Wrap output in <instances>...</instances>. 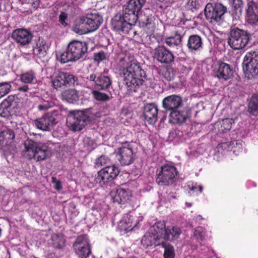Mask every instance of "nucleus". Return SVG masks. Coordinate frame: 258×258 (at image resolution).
<instances>
[{
    "label": "nucleus",
    "instance_id": "f257e3e1",
    "mask_svg": "<svg viewBox=\"0 0 258 258\" xmlns=\"http://www.w3.org/2000/svg\"><path fill=\"white\" fill-rule=\"evenodd\" d=\"M120 71L128 92L131 93L137 92L146 76L140 64L137 60H131L120 69Z\"/></svg>",
    "mask_w": 258,
    "mask_h": 258
},
{
    "label": "nucleus",
    "instance_id": "f03ea898",
    "mask_svg": "<svg viewBox=\"0 0 258 258\" xmlns=\"http://www.w3.org/2000/svg\"><path fill=\"white\" fill-rule=\"evenodd\" d=\"M88 49L86 42L73 40L68 44L65 51L56 54V59L61 63L76 61L85 55Z\"/></svg>",
    "mask_w": 258,
    "mask_h": 258
},
{
    "label": "nucleus",
    "instance_id": "7ed1b4c3",
    "mask_svg": "<svg viewBox=\"0 0 258 258\" xmlns=\"http://www.w3.org/2000/svg\"><path fill=\"white\" fill-rule=\"evenodd\" d=\"M23 103L18 94L10 95L0 103V117L10 120L21 115Z\"/></svg>",
    "mask_w": 258,
    "mask_h": 258
},
{
    "label": "nucleus",
    "instance_id": "20e7f679",
    "mask_svg": "<svg viewBox=\"0 0 258 258\" xmlns=\"http://www.w3.org/2000/svg\"><path fill=\"white\" fill-rule=\"evenodd\" d=\"M128 18H125V14L115 15L111 20V26L114 31L121 34H128L134 37L137 35V31L135 29V24Z\"/></svg>",
    "mask_w": 258,
    "mask_h": 258
},
{
    "label": "nucleus",
    "instance_id": "39448f33",
    "mask_svg": "<svg viewBox=\"0 0 258 258\" xmlns=\"http://www.w3.org/2000/svg\"><path fill=\"white\" fill-rule=\"evenodd\" d=\"M250 37L247 31L237 27L231 28L228 38V44L233 49H241L248 44Z\"/></svg>",
    "mask_w": 258,
    "mask_h": 258
},
{
    "label": "nucleus",
    "instance_id": "423d86ee",
    "mask_svg": "<svg viewBox=\"0 0 258 258\" xmlns=\"http://www.w3.org/2000/svg\"><path fill=\"white\" fill-rule=\"evenodd\" d=\"M178 173L176 168L172 164H166L161 166L156 174V182L162 186L173 184L176 180Z\"/></svg>",
    "mask_w": 258,
    "mask_h": 258
},
{
    "label": "nucleus",
    "instance_id": "0eeeda50",
    "mask_svg": "<svg viewBox=\"0 0 258 258\" xmlns=\"http://www.w3.org/2000/svg\"><path fill=\"white\" fill-rule=\"evenodd\" d=\"M90 121L89 117L83 111L77 110L67 117L66 124L73 132L82 130Z\"/></svg>",
    "mask_w": 258,
    "mask_h": 258
},
{
    "label": "nucleus",
    "instance_id": "6e6552de",
    "mask_svg": "<svg viewBox=\"0 0 258 258\" xmlns=\"http://www.w3.org/2000/svg\"><path fill=\"white\" fill-rule=\"evenodd\" d=\"M227 12V7L221 3L214 5L208 3L204 9L206 19L210 23L221 22L224 20V15Z\"/></svg>",
    "mask_w": 258,
    "mask_h": 258
},
{
    "label": "nucleus",
    "instance_id": "1a4fd4ad",
    "mask_svg": "<svg viewBox=\"0 0 258 258\" xmlns=\"http://www.w3.org/2000/svg\"><path fill=\"white\" fill-rule=\"evenodd\" d=\"M51 81L53 87L56 90L78 84L77 77L70 73L61 71L55 73L52 77Z\"/></svg>",
    "mask_w": 258,
    "mask_h": 258
},
{
    "label": "nucleus",
    "instance_id": "9d476101",
    "mask_svg": "<svg viewBox=\"0 0 258 258\" xmlns=\"http://www.w3.org/2000/svg\"><path fill=\"white\" fill-rule=\"evenodd\" d=\"M243 70L245 76L251 79L258 75V52L250 51L246 53L243 60Z\"/></svg>",
    "mask_w": 258,
    "mask_h": 258
},
{
    "label": "nucleus",
    "instance_id": "9b49d317",
    "mask_svg": "<svg viewBox=\"0 0 258 258\" xmlns=\"http://www.w3.org/2000/svg\"><path fill=\"white\" fill-rule=\"evenodd\" d=\"M73 247L79 258H87L91 253L90 240L86 234L78 236L73 244Z\"/></svg>",
    "mask_w": 258,
    "mask_h": 258
},
{
    "label": "nucleus",
    "instance_id": "f8f14e48",
    "mask_svg": "<svg viewBox=\"0 0 258 258\" xmlns=\"http://www.w3.org/2000/svg\"><path fill=\"white\" fill-rule=\"evenodd\" d=\"M116 157L122 166H128L135 161L136 154L134 153L132 146L125 143L118 149Z\"/></svg>",
    "mask_w": 258,
    "mask_h": 258
},
{
    "label": "nucleus",
    "instance_id": "ddd939ff",
    "mask_svg": "<svg viewBox=\"0 0 258 258\" xmlns=\"http://www.w3.org/2000/svg\"><path fill=\"white\" fill-rule=\"evenodd\" d=\"M190 116L189 109L183 106L178 109L170 112L169 122L173 124L181 125L185 123Z\"/></svg>",
    "mask_w": 258,
    "mask_h": 258
},
{
    "label": "nucleus",
    "instance_id": "4468645a",
    "mask_svg": "<svg viewBox=\"0 0 258 258\" xmlns=\"http://www.w3.org/2000/svg\"><path fill=\"white\" fill-rule=\"evenodd\" d=\"M154 57L159 62L170 64L174 60L173 53L164 45H159L154 50Z\"/></svg>",
    "mask_w": 258,
    "mask_h": 258
},
{
    "label": "nucleus",
    "instance_id": "2eb2a0df",
    "mask_svg": "<svg viewBox=\"0 0 258 258\" xmlns=\"http://www.w3.org/2000/svg\"><path fill=\"white\" fill-rule=\"evenodd\" d=\"M162 107L166 111L178 109L184 105L182 97L179 95H170L165 97L162 102Z\"/></svg>",
    "mask_w": 258,
    "mask_h": 258
},
{
    "label": "nucleus",
    "instance_id": "dca6fc26",
    "mask_svg": "<svg viewBox=\"0 0 258 258\" xmlns=\"http://www.w3.org/2000/svg\"><path fill=\"white\" fill-rule=\"evenodd\" d=\"M143 6L141 0H130L126 8L123 13L125 14V18H128L133 22H136L138 20L139 12Z\"/></svg>",
    "mask_w": 258,
    "mask_h": 258
},
{
    "label": "nucleus",
    "instance_id": "f3484780",
    "mask_svg": "<svg viewBox=\"0 0 258 258\" xmlns=\"http://www.w3.org/2000/svg\"><path fill=\"white\" fill-rule=\"evenodd\" d=\"M214 72L215 76L219 79L228 80L232 77L233 70L229 64L218 61L215 66Z\"/></svg>",
    "mask_w": 258,
    "mask_h": 258
},
{
    "label": "nucleus",
    "instance_id": "a211bd4d",
    "mask_svg": "<svg viewBox=\"0 0 258 258\" xmlns=\"http://www.w3.org/2000/svg\"><path fill=\"white\" fill-rule=\"evenodd\" d=\"M36 127L42 131H49L51 127L56 123V118L51 113H47L41 117L34 120Z\"/></svg>",
    "mask_w": 258,
    "mask_h": 258
},
{
    "label": "nucleus",
    "instance_id": "6ab92c4d",
    "mask_svg": "<svg viewBox=\"0 0 258 258\" xmlns=\"http://www.w3.org/2000/svg\"><path fill=\"white\" fill-rule=\"evenodd\" d=\"M113 203L118 204H125L128 202L132 198L131 191L128 189L118 188L110 192Z\"/></svg>",
    "mask_w": 258,
    "mask_h": 258
},
{
    "label": "nucleus",
    "instance_id": "aec40b11",
    "mask_svg": "<svg viewBox=\"0 0 258 258\" xmlns=\"http://www.w3.org/2000/svg\"><path fill=\"white\" fill-rule=\"evenodd\" d=\"M12 38L20 45H25L30 43L33 38L32 34L24 29L15 30L12 34Z\"/></svg>",
    "mask_w": 258,
    "mask_h": 258
},
{
    "label": "nucleus",
    "instance_id": "412c9836",
    "mask_svg": "<svg viewBox=\"0 0 258 258\" xmlns=\"http://www.w3.org/2000/svg\"><path fill=\"white\" fill-rule=\"evenodd\" d=\"M158 109L155 103H148L145 105L143 115L149 124H154L158 120Z\"/></svg>",
    "mask_w": 258,
    "mask_h": 258
},
{
    "label": "nucleus",
    "instance_id": "4be33fe9",
    "mask_svg": "<svg viewBox=\"0 0 258 258\" xmlns=\"http://www.w3.org/2000/svg\"><path fill=\"white\" fill-rule=\"evenodd\" d=\"M24 145L25 148L23 151V156L28 160L33 159L35 158V153L38 149L40 144L28 139L24 142Z\"/></svg>",
    "mask_w": 258,
    "mask_h": 258
},
{
    "label": "nucleus",
    "instance_id": "5701e85b",
    "mask_svg": "<svg viewBox=\"0 0 258 258\" xmlns=\"http://www.w3.org/2000/svg\"><path fill=\"white\" fill-rule=\"evenodd\" d=\"M162 242V239H159L158 236H156L150 230L144 234L141 240V244L145 248L152 246H160Z\"/></svg>",
    "mask_w": 258,
    "mask_h": 258
},
{
    "label": "nucleus",
    "instance_id": "b1692460",
    "mask_svg": "<svg viewBox=\"0 0 258 258\" xmlns=\"http://www.w3.org/2000/svg\"><path fill=\"white\" fill-rule=\"evenodd\" d=\"M203 40L198 34H192L188 37L186 46L190 52L200 51L203 47Z\"/></svg>",
    "mask_w": 258,
    "mask_h": 258
},
{
    "label": "nucleus",
    "instance_id": "393cba45",
    "mask_svg": "<svg viewBox=\"0 0 258 258\" xmlns=\"http://www.w3.org/2000/svg\"><path fill=\"white\" fill-rule=\"evenodd\" d=\"M80 91L75 89L69 88L62 91L60 98L69 103L74 104L79 100Z\"/></svg>",
    "mask_w": 258,
    "mask_h": 258
},
{
    "label": "nucleus",
    "instance_id": "a878e982",
    "mask_svg": "<svg viewBox=\"0 0 258 258\" xmlns=\"http://www.w3.org/2000/svg\"><path fill=\"white\" fill-rule=\"evenodd\" d=\"M84 17L90 32L97 30L102 23V18L98 14H88Z\"/></svg>",
    "mask_w": 258,
    "mask_h": 258
},
{
    "label": "nucleus",
    "instance_id": "bb28decb",
    "mask_svg": "<svg viewBox=\"0 0 258 258\" xmlns=\"http://www.w3.org/2000/svg\"><path fill=\"white\" fill-rule=\"evenodd\" d=\"M181 233V229L177 226L168 227L163 236L164 241H173L177 239Z\"/></svg>",
    "mask_w": 258,
    "mask_h": 258
},
{
    "label": "nucleus",
    "instance_id": "cd10ccee",
    "mask_svg": "<svg viewBox=\"0 0 258 258\" xmlns=\"http://www.w3.org/2000/svg\"><path fill=\"white\" fill-rule=\"evenodd\" d=\"M166 230V224L164 221L156 222L150 229V231L156 236H158L159 239H161L162 241L164 240L163 236Z\"/></svg>",
    "mask_w": 258,
    "mask_h": 258
},
{
    "label": "nucleus",
    "instance_id": "c85d7f7f",
    "mask_svg": "<svg viewBox=\"0 0 258 258\" xmlns=\"http://www.w3.org/2000/svg\"><path fill=\"white\" fill-rule=\"evenodd\" d=\"M182 37L181 31L179 29L176 30L172 35L165 39V43L170 47L178 46L181 43Z\"/></svg>",
    "mask_w": 258,
    "mask_h": 258
},
{
    "label": "nucleus",
    "instance_id": "c756f323",
    "mask_svg": "<svg viewBox=\"0 0 258 258\" xmlns=\"http://www.w3.org/2000/svg\"><path fill=\"white\" fill-rule=\"evenodd\" d=\"M84 17H81L79 20L76 21L73 28V31L80 35L90 32Z\"/></svg>",
    "mask_w": 258,
    "mask_h": 258
},
{
    "label": "nucleus",
    "instance_id": "7c9ffc66",
    "mask_svg": "<svg viewBox=\"0 0 258 258\" xmlns=\"http://www.w3.org/2000/svg\"><path fill=\"white\" fill-rule=\"evenodd\" d=\"M15 138L14 131L11 128H5L0 131V147L7 144L9 141Z\"/></svg>",
    "mask_w": 258,
    "mask_h": 258
},
{
    "label": "nucleus",
    "instance_id": "2f4dec72",
    "mask_svg": "<svg viewBox=\"0 0 258 258\" xmlns=\"http://www.w3.org/2000/svg\"><path fill=\"white\" fill-rule=\"evenodd\" d=\"M47 49L48 47L45 42L39 39L33 48V53L39 58H43L47 54Z\"/></svg>",
    "mask_w": 258,
    "mask_h": 258
},
{
    "label": "nucleus",
    "instance_id": "473e14b6",
    "mask_svg": "<svg viewBox=\"0 0 258 258\" xmlns=\"http://www.w3.org/2000/svg\"><path fill=\"white\" fill-rule=\"evenodd\" d=\"M97 82L98 85L96 89L98 90H108L112 84L110 78L102 74H99Z\"/></svg>",
    "mask_w": 258,
    "mask_h": 258
},
{
    "label": "nucleus",
    "instance_id": "72a5a7b5",
    "mask_svg": "<svg viewBox=\"0 0 258 258\" xmlns=\"http://www.w3.org/2000/svg\"><path fill=\"white\" fill-rule=\"evenodd\" d=\"M248 110L251 115L258 116V93L253 94L250 97L248 104Z\"/></svg>",
    "mask_w": 258,
    "mask_h": 258
},
{
    "label": "nucleus",
    "instance_id": "f704fd0d",
    "mask_svg": "<svg viewBox=\"0 0 258 258\" xmlns=\"http://www.w3.org/2000/svg\"><path fill=\"white\" fill-rule=\"evenodd\" d=\"M51 244L53 247L61 249L65 244L66 240L62 234H53L51 236Z\"/></svg>",
    "mask_w": 258,
    "mask_h": 258
},
{
    "label": "nucleus",
    "instance_id": "c9c22d12",
    "mask_svg": "<svg viewBox=\"0 0 258 258\" xmlns=\"http://www.w3.org/2000/svg\"><path fill=\"white\" fill-rule=\"evenodd\" d=\"M97 176L96 178V181L101 185H105L107 184L109 182L112 181L113 175H108L106 170L104 168L100 170L97 174Z\"/></svg>",
    "mask_w": 258,
    "mask_h": 258
},
{
    "label": "nucleus",
    "instance_id": "e433bc0d",
    "mask_svg": "<svg viewBox=\"0 0 258 258\" xmlns=\"http://www.w3.org/2000/svg\"><path fill=\"white\" fill-rule=\"evenodd\" d=\"M164 248L163 257L164 258H174L175 252L174 246L168 242L162 241L161 245Z\"/></svg>",
    "mask_w": 258,
    "mask_h": 258
},
{
    "label": "nucleus",
    "instance_id": "4c0bfd02",
    "mask_svg": "<svg viewBox=\"0 0 258 258\" xmlns=\"http://www.w3.org/2000/svg\"><path fill=\"white\" fill-rule=\"evenodd\" d=\"M20 80L25 84L33 83L36 81L35 73L33 70L26 72L20 75Z\"/></svg>",
    "mask_w": 258,
    "mask_h": 258
},
{
    "label": "nucleus",
    "instance_id": "58836bf2",
    "mask_svg": "<svg viewBox=\"0 0 258 258\" xmlns=\"http://www.w3.org/2000/svg\"><path fill=\"white\" fill-rule=\"evenodd\" d=\"M140 25L145 29H147L148 33H152L154 32L155 29V25L154 22L153 17L148 16L145 20H142L140 22Z\"/></svg>",
    "mask_w": 258,
    "mask_h": 258
},
{
    "label": "nucleus",
    "instance_id": "ea45409f",
    "mask_svg": "<svg viewBox=\"0 0 258 258\" xmlns=\"http://www.w3.org/2000/svg\"><path fill=\"white\" fill-rule=\"evenodd\" d=\"M243 3L242 0H233V10L231 13L233 18L236 19L241 14Z\"/></svg>",
    "mask_w": 258,
    "mask_h": 258
},
{
    "label": "nucleus",
    "instance_id": "a19ab883",
    "mask_svg": "<svg viewBox=\"0 0 258 258\" xmlns=\"http://www.w3.org/2000/svg\"><path fill=\"white\" fill-rule=\"evenodd\" d=\"M35 154V158H33V159L35 160L37 162L43 161L49 157V152L47 149L40 145Z\"/></svg>",
    "mask_w": 258,
    "mask_h": 258
},
{
    "label": "nucleus",
    "instance_id": "79ce46f5",
    "mask_svg": "<svg viewBox=\"0 0 258 258\" xmlns=\"http://www.w3.org/2000/svg\"><path fill=\"white\" fill-rule=\"evenodd\" d=\"M99 73L97 72H92L90 73L86 78V84L87 87L90 85L94 86L95 89H97L98 85V80L99 79Z\"/></svg>",
    "mask_w": 258,
    "mask_h": 258
},
{
    "label": "nucleus",
    "instance_id": "37998d69",
    "mask_svg": "<svg viewBox=\"0 0 258 258\" xmlns=\"http://www.w3.org/2000/svg\"><path fill=\"white\" fill-rule=\"evenodd\" d=\"M246 21L251 25H258V13H253L252 9H249L248 13H247Z\"/></svg>",
    "mask_w": 258,
    "mask_h": 258
},
{
    "label": "nucleus",
    "instance_id": "c03bdc74",
    "mask_svg": "<svg viewBox=\"0 0 258 258\" xmlns=\"http://www.w3.org/2000/svg\"><path fill=\"white\" fill-rule=\"evenodd\" d=\"M110 160L109 158L105 155H101L95 160V167H101L102 166H109Z\"/></svg>",
    "mask_w": 258,
    "mask_h": 258
},
{
    "label": "nucleus",
    "instance_id": "a18cd8bd",
    "mask_svg": "<svg viewBox=\"0 0 258 258\" xmlns=\"http://www.w3.org/2000/svg\"><path fill=\"white\" fill-rule=\"evenodd\" d=\"M234 123V120L232 118H225L222 119L220 130L223 132H227L230 131L232 127V124Z\"/></svg>",
    "mask_w": 258,
    "mask_h": 258
},
{
    "label": "nucleus",
    "instance_id": "49530a36",
    "mask_svg": "<svg viewBox=\"0 0 258 258\" xmlns=\"http://www.w3.org/2000/svg\"><path fill=\"white\" fill-rule=\"evenodd\" d=\"M11 88L10 82L0 83V99L8 94L11 91Z\"/></svg>",
    "mask_w": 258,
    "mask_h": 258
},
{
    "label": "nucleus",
    "instance_id": "de8ad7c7",
    "mask_svg": "<svg viewBox=\"0 0 258 258\" xmlns=\"http://www.w3.org/2000/svg\"><path fill=\"white\" fill-rule=\"evenodd\" d=\"M103 168L104 170H106L107 172L108 175H113L112 176L113 180L117 177L120 172L119 168L117 166H115L114 165L112 166H107Z\"/></svg>",
    "mask_w": 258,
    "mask_h": 258
},
{
    "label": "nucleus",
    "instance_id": "09e8293b",
    "mask_svg": "<svg viewBox=\"0 0 258 258\" xmlns=\"http://www.w3.org/2000/svg\"><path fill=\"white\" fill-rule=\"evenodd\" d=\"M92 94L94 98L98 101H105L108 100L109 99L107 94L100 92L97 89L92 90Z\"/></svg>",
    "mask_w": 258,
    "mask_h": 258
},
{
    "label": "nucleus",
    "instance_id": "8fccbe9b",
    "mask_svg": "<svg viewBox=\"0 0 258 258\" xmlns=\"http://www.w3.org/2000/svg\"><path fill=\"white\" fill-rule=\"evenodd\" d=\"M163 78L167 81L173 80L175 77V73L172 68H166L162 72Z\"/></svg>",
    "mask_w": 258,
    "mask_h": 258
},
{
    "label": "nucleus",
    "instance_id": "3c124183",
    "mask_svg": "<svg viewBox=\"0 0 258 258\" xmlns=\"http://www.w3.org/2000/svg\"><path fill=\"white\" fill-rule=\"evenodd\" d=\"M119 226L121 230L125 231L126 232L131 231L133 229V228H132V223L131 222L130 219H128V220H124L121 222L120 223Z\"/></svg>",
    "mask_w": 258,
    "mask_h": 258
},
{
    "label": "nucleus",
    "instance_id": "603ef678",
    "mask_svg": "<svg viewBox=\"0 0 258 258\" xmlns=\"http://www.w3.org/2000/svg\"><path fill=\"white\" fill-rule=\"evenodd\" d=\"M199 7V3L197 0H188L186 4L187 9L192 12L198 10Z\"/></svg>",
    "mask_w": 258,
    "mask_h": 258
},
{
    "label": "nucleus",
    "instance_id": "864d4df0",
    "mask_svg": "<svg viewBox=\"0 0 258 258\" xmlns=\"http://www.w3.org/2000/svg\"><path fill=\"white\" fill-rule=\"evenodd\" d=\"M194 236L199 241H202L205 238V233L201 227H199L195 230Z\"/></svg>",
    "mask_w": 258,
    "mask_h": 258
},
{
    "label": "nucleus",
    "instance_id": "5fc2aeb1",
    "mask_svg": "<svg viewBox=\"0 0 258 258\" xmlns=\"http://www.w3.org/2000/svg\"><path fill=\"white\" fill-rule=\"evenodd\" d=\"M247 9L246 13H248L249 9H252L253 13H258V3L253 2V1H250L247 3Z\"/></svg>",
    "mask_w": 258,
    "mask_h": 258
},
{
    "label": "nucleus",
    "instance_id": "6e6d98bb",
    "mask_svg": "<svg viewBox=\"0 0 258 258\" xmlns=\"http://www.w3.org/2000/svg\"><path fill=\"white\" fill-rule=\"evenodd\" d=\"M68 18V14L64 12H61L59 16V22L62 26L66 27L68 25V23L66 22V20Z\"/></svg>",
    "mask_w": 258,
    "mask_h": 258
},
{
    "label": "nucleus",
    "instance_id": "4d7b16f0",
    "mask_svg": "<svg viewBox=\"0 0 258 258\" xmlns=\"http://www.w3.org/2000/svg\"><path fill=\"white\" fill-rule=\"evenodd\" d=\"M94 59L95 61H101L106 59V54L103 51L94 53Z\"/></svg>",
    "mask_w": 258,
    "mask_h": 258
},
{
    "label": "nucleus",
    "instance_id": "13d9d810",
    "mask_svg": "<svg viewBox=\"0 0 258 258\" xmlns=\"http://www.w3.org/2000/svg\"><path fill=\"white\" fill-rule=\"evenodd\" d=\"M51 182L54 184L55 189L60 190L62 188L61 181L57 180L55 177L52 176L51 177Z\"/></svg>",
    "mask_w": 258,
    "mask_h": 258
},
{
    "label": "nucleus",
    "instance_id": "bf43d9fd",
    "mask_svg": "<svg viewBox=\"0 0 258 258\" xmlns=\"http://www.w3.org/2000/svg\"><path fill=\"white\" fill-rule=\"evenodd\" d=\"M190 191H196V194H201L203 190V187L200 185H194L190 188Z\"/></svg>",
    "mask_w": 258,
    "mask_h": 258
},
{
    "label": "nucleus",
    "instance_id": "052dcab7",
    "mask_svg": "<svg viewBox=\"0 0 258 258\" xmlns=\"http://www.w3.org/2000/svg\"><path fill=\"white\" fill-rule=\"evenodd\" d=\"M50 107V106L49 105L48 103L39 104L38 106V109L39 110H47Z\"/></svg>",
    "mask_w": 258,
    "mask_h": 258
},
{
    "label": "nucleus",
    "instance_id": "680f3d73",
    "mask_svg": "<svg viewBox=\"0 0 258 258\" xmlns=\"http://www.w3.org/2000/svg\"><path fill=\"white\" fill-rule=\"evenodd\" d=\"M29 90L28 86L27 85H24L22 86L19 87L18 88V90L20 92H27Z\"/></svg>",
    "mask_w": 258,
    "mask_h": 258
},
{
    "label": "nucleus",
    "instance_id": "e2e57ef3",
    "mask_svg": "<svg viewBox=\"0 0 258 258\" xmlns=\"http://www.w3.org/2000/svg\"><path fill=\"white\" fill-rule=\"evenodd\" d=\"M40 5V0H36L32 3V6L34 10H37Z\"/></svg>",
    "mask_w": 258,
    "mask_h": 258
},
{
    "label": "nucleus",
    "instance_id": "0e129e2a",
    "mask_svg": "<svg viewBox=\"0 0 258 258\" xmlns=\"http://www.w3.org/2000/svg\"><path fill=\"white\" fill-rule=\"evenodd\" d=\"M158 1L164 3H169V4H172L174 3L175 0H158Z\"/></svg>",
    "mask_w": 258,
    "mask_h": 258
},
{
    "label": "nucleus",
    "instance_id": "69168bd1",
    "mask_svg": "<svg viewBox=\"0 0 258 258\" xmlns=\"http://www.w3.org/2000/svg\"><path fill=\"white\" fill-rule=\"evenodd\" d=\"M27 1V0H19V2L22 5L26 3Z\"/></svg>",
    "mask_w": 258,
    "mask_h": 258
}]
</instances>
